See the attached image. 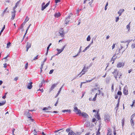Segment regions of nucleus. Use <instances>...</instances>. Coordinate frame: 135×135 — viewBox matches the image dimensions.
I'll use <instances>...</instances> for the list:
<instances>
[{
    "label": "nucleus",
    "mask_w": 135,
    "mask_h": 135,
    "mask_svg": "<svg viewBox=\"0 0 135 135\" xmlns=\"http://www.w3.org/2000/svg\"><path fill=\"white\" fill-rule=\"evenodd\" d=\"M128 46V44L126 43V41H121V44H120V47L119 48V50L123 49V51L122 52H124L125 50L127 48Z\"/></svg>",
    "instance_id": "f257e3e1"
},
{
    "label": "nucleus",
    "mask_w": 135,
    "mask_h": 135,
    "mask_svg": "<svg viewBox=\"0 0 135 135\" xmlns=\"http://www.w3.org/2000/svg\"><path fill=\"white\" fill-rule=\"evenodd\" d=\"M112 73L114 74V76L116 80H117V78H120L121 76L122 75V74L119 73V72L117 71V70H114V71L112 72Z\"/></svg>",
    "instance_id": "f03ea898"
},
{
    "label": "nucleus",
    "mask_w": 135,
    "mask_h": 135,
    "mask_svg": "<svg viewBox=\"0 0 135 135\" xmlns=\"http://www.w3.org/2000/svg\"><path fill=\"white\" fill-rule=\"evenodd\" d=\"M87 71L86 69V67L85 66L83 67L81 72L77 75L75 76L73 78V80H74L76 79L78 77V76H79L81 74V75H80L79 76L80 77H81Z\"/></svg>",
    "instance_id": "7ed1b4c3"
},
{
    "label": "nucleus",
    "mask_w": 135,
    "mask_h": 135,
    "mask_svg": "<svg viewBox=\"0 0 135 135\" xmlns=\"http://www.w3.org/2000/svg\"><path fill=\"white\" fill-rule=\"evenodd\" d=\"M73 15L72 13H70L68 17L66 18V20L65 21V23L64 24L65 26H66L67 24L68 23V22L71 21L70 20L72 19V18H71L72 16Z\"/></svg>",
    "instance_id": "20e7f679"
},
{
    "label": "nucleus",
    "mask_w": 135,
    "mask_h": 135,
    "mask_svg": "<svg viewBox=\"0 0 135 135\" xmlns=\"http://www.w3.org/2000/svg\"><path fill=\"white\" fill-rule=\"evenodd\" d=\"M104 119L106 122H109L110 120V117L108 114H105L104 117Z\"/></svg>",
    "instance_id": "39448f33"
},
{
    "label": "nucleus",
    "mask_w": 135,
    "mask_h": 135,
    "mask_svg": "<svg viewBox=\"0 0 135 135\" xmlns=\"http://www.w3.org/2000/svg\"><path fill=\"white\" fill-rule=\"evenodd\" d=\"M59 33L60 34V35L61 36V37H63L65 34V33L64 32L63 29L62 28H61L60 30Z\"/></svg>",
    "instance_id": "423d86ee"
},
{
    "label": "nucleus",
    "mask_w": 135,
    "mask_h": 135,
    "mask_svg": "<svg viewBox=\"0 0 135 135\" xmlns=\"http://www.w3.org/2000/svg\"><path fill=\"white\" fill-rule=\"evenodd\" d=\"M123 92L124 94L126 95H127L128 94V91L127 87L126 86H125L123 89Z\"/></svg>",
    "instance_id": "0eeeda50"
},
{
    "label": "nucleus",
    "mask_w": 135,
    "mask_h": 135,
    "mask_svg": "<svg viewBox=\"0 0 135 135\" xmlns=\"http://www.w3.org/2000/svg\"><path fill=\"white\" fill-rule=\"evenodd\" d=\"M25 114L26 115L28 118H31V114L30 113H29V110H26L25 112Z\"/></svg>",
    "instance_id": "6e6552de"
},
{
    "label": "nucleus",
    "mask_w": 135,
    "mask_h": 135,
    "mask_svg": "<svg viewBox=\"0 0 135 135\" xmlns=\"http://www.w3.org/2000/svg\"><path fill=\"white\" fill-rule=\"evenodd\" d=\"M57 84H52L51 86V88L49 90V92H51L52 90L57 85Z\"/></svg>",
    "instance_id": "1a4fd4ad"
},
{
    "label": "nucleus",
    "mask_w": 135,
    "mask_h": 135,
    "mask_svg": "<svg viewBox=\"0 0 135 135\" xmlns=\"http://www.w3.org/2000/svg\"><path fill=\"white\" fill-rule=\"evenodd\" d=\"M124 66V64L123 62H119L117 65V67L118 68L123 67Z\"/></svg>",
    "instance_id": "9d476101"
},
{
    "label": "nucleus",
    "mask_w": 135,
    "mask_h": 135,
    "mask_svg": "<svg viewBox=\"0 0 135 135\" xmlns=\"http://www.w3.org/2000/svg\"><path fill=\"white\" fill-rule=\"evenodd\" d=\"M124 9H120L119 11L118 12V13L119 14V16H120L121 15L122 13L124 11Z\"/></svg>",
    "instance_id": "9b49d317"
},
{
    "label": "nucleus",
    "mask_w": 135,
    "mask_h": 135,
    "mask_svg": "<svg viewBox=\"0 0 135 135\" xmlns=\"http://www.w3.org/2000/svg\"><path fill=\"white\" fill-rule=\"evenodd\" d=\"M32 82H30L28 84L27 88L28 89H30L32 88Z\"/></svg>",
    "instance_id": "f8f14e48"
},
{
    "label": "nucleus",
    "mask_w": 135,
    "mask_h": 135,
    "mask_svg": "<svg viewBox=\"0 0 135 135\" xmlns=\"http://www.w3.org/2000/svg\"><path fill=\"white\" fill-rule=\"evenodd\" d=\"M21 0H20L19 1L17 2L16 4V5L15 6L13 7V11H16L15 10V9L17 7V6L20 3L21 1Z\"/></svg>",
    "instance_id": "ddd939ff"
},
{
    "label": "nucleus",
    "mask_w": 135,
    "mask_h": 135,
    "mask_svg": "<svg viewBox=\"0 0 135 135\" xmlns=\"http://www.w3.org/2000/svg\"><path fill=\"white\" fill-rule=\"evenodd\" d=\"M16 11H13L12 12V16L11 19L12 20H13L14 19L15 16V13Z\"/></svg>",
    "instance_id": "4468645a"
},
{
    "label": "nucleus",
    "mask_w": 135,
    "mask_h": 135,
    "mask_svg": "<svg viewBox=\"0 0 135 135\" xmlns=\"http://www.w3.org/2000/svg\"><path fill=\"white\" fill-rule=\"evenodd\" d=\"M80 115H82L85 118H87L88 117V115L86 113L83 112L81 113Z\"/></svg>",
    "instance_id": "2eb2a0df"
},
{
    "label": "nucleus",
    "mask_w": 135,
    "mask_h": 135,
    "mask_svg": "<svg viewBox=\"0 0 135 135\" xmlns=\"http://www.w3.org/2000/svg\"><path fill=\"white\" fill-rule=\"evenodd\" d=\"M51 109V107L49 106L47 107H45L43 108V110H50Z\"/></svg>",
    "instance_id": "dca6fc26"
},
{
    "label": "nucleus",
    "mask_w": 135,
    "mask_h": 135,
    "mask_svg": "<svg viewBox=\"0 0 135 135\" xmlns=\"http://www.w3.org/2000/svg\"><path fill=\"white\" fill-rule=\"evenodd\" d=\"M90 125V124L89 122L86 121L85 124V126L87 127H89Z\"/></svg>",
    "instance_id": "f3484780"
},
{
    "label": "nucleus",
    "mask_w": 135,
    "mask_h": 135,
    "mask_svg": "<svg viewBox=\"0 0 135 135\" xmlns=\"http://www.w3.org/2000/svg\"><path fill=\"white\" fill-rule=\"evenodd\" d=\"M61 15L60 13L58 12V13H55L54 15V16L55 17L58 18Z\"/></svg>",
    "instance_id": "a211bd4d"
},
{
    "label": "nucleus",
    "mask_w": 135,
    "mask_h": 135,
    "mask_svg": "<svg viewBox=\"0 0 135 135\" xmlns=\"http://www.w3.org/2000/svg\"><path fill=\"white\" fill-rule=\"evenodd\" d=\"M62 87H61L60 89H59V91H58V93L56 95L55 97V98H56L59 95V94L60 93V92L61 91V89H62Z\"/></svg>",
    "instance_id": "6ab92c4d"
},
{
    "label": "nucleus",
    "mask_w": 135,
    "mask_h": 135,
    "mask_svg": "<svg viewBox=\"0 0 135 135\" xmlns=\"http://www.w3.org/2000/svg\"><path fill=\"white\" fill-rule=\"evenodd\" d=\"M107 135H112L111 133V131L110 129L108 128V133Z\"/></svg>",
    "instance_id": "aec40b11"
},
{
    "label": "nucleus",
    "mask_w": 135,
    "mask_h": 135,
    "mask_svg": "<svg viewBox=\"0 0 135 135\" xmlns=\"http://www.w3.org/2000/svg\"><path fill=\"white\" fill-rule=\"evenodd\" d=\"M62 111L63 112H64V113H65V112H68L69 113H70L71 112V110L70 109L64 110H62Z\"/></svg>",
    "instance_id": "412c9836"
},
{
    "label": "nucleus",
    "mask_w": 135,
    "mask_h": 135,
    "mask_svg": "<svg viewBox=\"0 0 135 135\" xmlns=\"http://www.w3.org/2000/svg\"><path fill=\"white\" fill-rule=\"evenodd\" d=\"M56 50L58 52L57 54H56V55H57L60 54L61 52L62 51V50L61 49H57Z\"/></svg>",
    "instance_id": "4be33fe9"
},
{
    "label": "nucleus",
    "mask_w": 135,
    "mask_h": 135,
    "mask_svg": "<svg viewBox=\"0 0 135 135\" xmlns=\"http://www.w3.org/2000/svg\"><path fill=\"white\" fill-rule=\"evenodd\" d=\"M100 129V128L99 127V128L96 132V135H100V133L99 132Z\"/></svg>",
    "instance_id": "5701e85b"
},
{
    "label": "nucleus",
    "mask_w": 135,
    "mask_h": 135,
    "mask_svg": "<svg viewBox=\"0 0 135 135\" xmlns=\"http://www.w3.org/2000/svg\"><path fill=\"white\" fill-rule=\"evenodd\" d=\"M31 44L29 42H27V45L26 46V47L28 48H30L31 47Z\"/></svg>",
    "instance_id": "b1692460"
},
{
    "label": "nucleus",
    "mask_w": 135,
    "mask_h": 135,
    "mask_svg": "<svg viewBox=\"0 0 135 135\" xmlns=\"http://www.w3.org/2000/svg\"><path fill=\"white\" fill-rule=\"evenodd\" d=\"M76 112V114H79V115H80L82 113L81 111L79 109H78Z\"/></svg>",
    "instance_id": "393cba45"
},
{
    "label": "nucleus",
    "mask_w": 135,
    "mask_h": 135,
    "mask_svg": "<svg viewBox=\"0 0 135 135\" xmlns=\"http://www.w3.org/2000/svg\"><path fill=\"white\" fill-rule=\"evenodd\" d=\"M6 103V101L5 100H4L2 101L1 102H0V106H2L4 105Z\"/></svg>",
    "instance_id": "a878e982"
},
{
    "label": "nucleus",
    "mask_w": 135,
    "mask_h": 135,
    "mask_svg": "<svg viewBox=\"0 0 135 135\" xmlns=\"http://www.w3.org/2000/svg\"><path fill=\"white\" fill-rule=\"evenodd\" d=\"M90 47V45H89L88 46L85 47V49L83 51V52H85V51L88 49Z\"/></svg>",
    "instance_id": "bb28decb"
},
{
    "label": "nucleus",
    "mask_w": 135,
    "mask_h": 135,
    "mask_svg": "<svg viewBox=\"0 0 135 135\" xmlns=\"http://www.w3.org/2000/svg\"><path fill=\"white\" fill-rule=\"evenodd\" d=\"M110 78L109 77L107 78L106 79V82L108 84L109 83Z\"/></svg>",
    "instance_id": "cd10ccee"
},
{
    "label": "nucleus",
    "mask_w": 135,
    "mask_h": 135,
    "mask_svg": "<svg viewBox=\"0 0 135 135\" xmlns=\"http://www.w3.org/2000/svg\"><path fill=\"white\" fill-rule=\"evenodd\" d=\"M11 43L10 42H9L7 44V48H9L10 46H11Z\"/></svg>",
    "instance_id": "c85d7f7f"
},
{
    "label": "nucleus",
    "mask_w": 135,
    "mask_h": 135,
    "mask_svg": "<svg viewBox=\"0 0 135 135\" xmlns=\"http://www.w3.org/2000/svg\"><path fill=\"white\" fill-rule=\"evenodd\" d=\"M74 111L75 112H77V111L79 109L76 107L74 106Z\"/></svg>",
    "instance_id": "c756f323"
},
{
    "label": "nucleus",
    "mask_w": 135,
    "mask_h": 135,
    "mask_svg": "<svg viewBox=\"0 0 135 135\" xmlns=\"http://www.w3.org/2000/svg\"><path fill=\"white\" fill-rule=\"evenodd\" d=\"M117 94L118 95H119V97H121V95L122 94V92H121V91H118V92H117Z\"/></svg>",
    "instance_id": "7c9ffc66"
},
{
    "label": "nucleus",
    "mask_w": 135,
    "mask_h": 135,
    "mask_svg": "<svg viewBox=\"0 0 135 135\" xmlns=\"http://www.w3.org/2000/svg\"><path fill=\"white\" fill-rule=\"evenodd\" d=\"M93 79H92V80H86V81L85 82H82L81 83H89V82H90Z\"/></svg>",
    "instance_id": "2f4dec72"
},
{
    "label": "nucleus",
    "mask_w": 135,
    "mask_h": 135,
    "mask_svg": "<svg viewBox=\"0 0 135 135\" xmlns=\"http://www.w3.org/2000/svg\"><path fill=\"white\" fill-rule=\"evenodd\" d=\"M29 18H28V17L27 16L24 22H26L29 20Z\"/></svg>",
    "instance_id": "473e14b6"
},
{
    "label": "nucleus",
    "mask_w": 135,
    "mask_h": 135,
    "mask_svg": "<svg viewBox=\"0 0 135 135\" xmlns=\"http://www.w3.org/2000/svg\"><path fill=\"white\" fill-rule=\"evenodd\" d=\"M38 55H37V56H36L32 60V61H34V60H37L38 59Z\"/></svg>",
    "instance_id": "72a5a7b5"
},
{
    "label": "nucleus",
    "mask_w": 135,
    "mask_h": 135,
    "mask_svg": "<svg viewBox=\"0 0 135 135\" xmlns=\"http://www.w3.org/2000/svg\"><path fill=\"white\" fill-rule=\"evenodd\" d=\"M130 23L128 25L126 26V28L128 30V31H129L130 30Z\"/></svg>",
    "instance_id": "f704fd0d"
},
{
    "label": "nucleus",
    "mask_w": 135,
    "mask_h": 135,
    "mask_svg": "<svg viewBox=\"0 0 135 135\" xmlns=\"http://www.w3.org/2000/svg\"><path fill=\"white\" fill-rule=\"evenodd\" d=\"M81 46L80 47V52H79L78 53V54L76 55L77 56H78L79 55L80 53L81 52Z\"/></svg>",
    "instance_id": "c9c22d12"
},
{
    "label": "nucleus",
    "mask_w": 135,
    "mask_h": 135,
    "mask_svg": "<svg viewBox=\"0 0 135 135\" xmlns=\"http://www.w3.org/2000/svg\"><path fill=\"white\" fill-rule=\"evenodd\" d=\"M90 40V35L88 36V37L87 38L86 40L87 41H89Z\"/></svg>",
    "instance_id": "e433bc0d"
},
{
    "label": "nucleus",
    "mask_w": 135,
    "mask_h": 135,
    "mask_svg": "<svg viewBox=\"0 0 135 135\" xmlns=\"http://www.w3.org/2000/svg\"><path fill=\"white\" fill-rule=\"evenodd\" d=\"M124 119H123L122 120V127H123V126L124 125Z\"/></svg>",
    "instance_id": "4c0bfd02"
},
{
    "label": "nucleus",
    "mask_w": 135,
    "mask_h": 135,
    "mask_svg": "<svg viewBox=\"0 0 135 135\" xmlns=\"http://www.w3.org/2000/svg\"><path fill=\"white\" fill-rule=\"evenodd\" d=\"M46 7L45 6H42V8H41V10L42 11L44 10V9H45Z\"/></svg>",
    "instance_id": "58836bf2"
},
{
    "label": "nucleus",
    "mask_w": 135,
    "mask_h": 135,
    "mask_svg": "<svg viewBox=\"0 0 135 135\" xmlns=\"http://www.w3.org/2000/svg\"><path fill=\"white\" fill-rule=\"evenodd\" d=\"M89 1H87V2H88V3L89 4H90V5L92 3L93 1V0H91V1L90 2H89Z\"/></svg>",
    "instance_id": "ea45409f"
},
{
    "label": "nucleus",
    "mask_w": 135,
    "mask_h": 135,
    "mask_svg": "<svg viewBox=\"0 0 135 135\" xmlns=\"http://www.w3.org/2000/svg\"><path fill=\"white\" fill-rule=\"evenodd\" d=\"M5 25H4V26L2 28V29L1 30V32H2L3 31L4 29H5Z\"/></svg>",
    "instance_id": "a19ab883"
},
{
    "label": "nucleus",
    "mask_w": 135,
    "mask_h": 135,
    "mask_svg": "<svg viewBox=\"0 0 135 135\" xmlns=\"http://www.w3.org/2000/svg\"><path fill=\"white\" fill-rule=\"evenodd\" d=\"M8 8L7 7L4 10V11H3V13L2 14V16H3L4 15V13L6 12V11L7 10V9Z\"/></svg>",
    "instance_id": "79ce46f5"
},
{
    "label": "nucleus",
    "mask_w": 135,
    "mask_h": 135,
    "mask_svg": "<svg viewBox=\"0 0 135 135\" xmlns=\"http://www.w3.org/2000/svg\"><path fill=\"white\" fill-rule=\"evenodd\" d=\"M116 45V44H114L112 46V49L113 50L114 48H115V45Z\"/></svg>",
    "instance_id": "37998d69"
},
{
    "label": "nucleus",
    "mask_w": 135,
    "mask_h": 135,
    "mask_svg": "<svg viewBox=\"0 0 135 135\" xmlns=\"http://www.w3.org/2000/svg\"><path fill=\"white\" fill-rule=\"evenodd\" d=\"M119 105V103H118L117 104V106L115 108V109H116V111L118 109V107Z\"/></svg>",
    "instance_id": "c03bdc74"
},
{
    "label": "nucleus",
    "mask_w": 135,
    "mask_h": 135,
    "mask_svg": "<svg viewBox=\"0 0 135 135\" xmlns=\"http://www.w3.org/2000/svg\"><path fill=\"white\" fill-rule=\"evenodd\" d=\"M55 2L56 3H57L60 2V0H55Z\"/></svg>",
    "instance_id": "a18cd8bd"
},
{
    "label": "nucleus",
    "mask_w": 135,
    "mask_h": 135,
    "mask_svg": "<svg viewBox=\"0 0 135 135\" xmlns=\"http://www.w3.org/2000/svg\"><path fill=\"white\" fill-rule=\"evenodd\" d=\"M135 116V113L133 114L131 117V119H133L134 117Z\"/></svg>",
    "instance_id": "49530a36"
},
{
    "label": "nucleus",
    "mask_w": 135,
    "mask_h": 135,
    "mask_svg": "<svg viewBox=\"0 0 135 135\" xmlns=\"http://www.w3.org/2000/svg\"><path fill=\"white\" fill-rule=\"evenodd\" d=\"M28 63H27L26 64H25V69H27V68H28Z\"/></svg>",
    "instance_id": "de8ad7c7"
},
{
    "label": "nucleus",
    "mask_w": 135,
    "mask_h": 135,
    "mask_svg": "<svg viewBox=\"0 0 135 135\" xmlns=\"http://www.w3.org/2000/svg\"><path fill=\"white\" fill-rule=\"evenodd\" d=\"M114 84H113L112 85V89L111 91H112L113 92L114 91Z\"/></svg>",
    "instance_id": "09e8293b"
},
{
    "label": "nucleus",
    "mask_w": 135,
    "mask_h": 135,
    "mask_svg": "<svg viewBox=\"0 0 135 135\" xmlns=\"http://www.w3.org/2000/svg\"><path fill=\"white\" fill-rule=\"evenodd\" d=\"M70 128H68L66 129V131L67 132H68L70 131Z\"/></svg>",
    "instance_id": "8fccbe9b"
},
{
    "label": "nucleus",
    "mask_w": 135,
    "mask_h": 135,
    "mask_svg": "<svg viewBox=\"0 0 135 135\" xmlns=\"http://www.w3.org/2000/svg\"><path fill=\"white\" fill-rule=\"evenodd\" d=\"M97 90V89L96 88H94L91 90V91L92 92L95 91Z\"/></svg>",
    "instance_id": "3c124183"
},
{
    "label": "nucleus",
    "mask_w": 135,
    "mask_h": 135,
    "mask_svg": "<svg viewBox=\"0 0 135 135\" xmlns=\"http://www.w3.org/2000/svg\"><path fill=\"white\" fill-rule=\"evenodd\" d=\"M49 47H50L49 46H48L47 47V52L46 53V55H47V53H48V52L49 49Z\"/></svg>",
    "instance_id": "603ef678"
},
{
    "label": "nucleus",
    "mask_w": 135,
    "mask_h": 135,
    "mask_svg": "<svg viewBox=\"0 0 135 135\" xmlns=\"http://www.w3.org/2000/svg\"><path fill=\"white\" fill-rule=\"evenodd\" d=\"M50 3V1H49L48 3H47L45 5L46 7H47L48 6L49 4Z\"/></svg>",
    "instance_id": "864d4df0"
},
{
    "label": "nucleus",
    "mask_w": 135,
    "mask_h": 135,
    "mask_svg": "<svg viewBox=\"0 0 135 135\" xmlns=\"http://www.w3.org/2000/svg\"><path fill=\"white\" fill-rule=\"evenodd\" d=\"M53 71H54V70L53 69L50 70L49 73V74H52L53 73Z\"/></svg>",
    "instance_id": "5fc2aeb1"
},
{
    "label": "nucleus",
    "mask_w": 135,
    "mask_h": 135,
    "mask_svg": "<svg viewBox=\"0 0 135 135\" xmlns=\"http://www.w3.org/2000/svg\"><path fill=\"white\" fill-rule=\"evenodd\" d=\"M71 132L72 135H76V134L73 132V131L71 130Z\"/></svg>",
    "instance_id": "6e6d98bb"
},
{
    "label": "nucleus",
    "mask_w": 135,
    "mask_h": 135,
    "mask_svg": "<svg viewBox=\"0 0 135 135\" xmlns=\"http://www.w3.org/2000/svg\"><path fill=\"white\" fill-rule=\"evenodd\" d=\"M15 129H13L12 130V134L13 135H15V134H14V132L15 131Z\"/></svg>",
    "instance_id": "4d7b16f0"
},
{
    "label": "nucleus",
    "mask_w": 135,
    "mask_h": 135,
    "mask_svg": "<svg viewBox=\"0 0 135 135\" xmlns=\"http://www.w3.org/2000/svg\"><path fill=\"white\" fill-rule=\"evenodd\" d=\"M119 17H117L116 18V20H115V21L116 22H118L119 20Z\"/></svg>",
    "instance_id": "13d9d810"
},
{
    "label": "nucleus",
    "mask_w": 135,
    "mask_h": 135,
    "mask_svg": "<svg viewBox=\"0 0 135 135\" xmlns=\"http://www.w3.org/2000/svg\"><path fill=\"white\" fill-rule=\"evenodd\" d=\"M130 122H131V124L132 123H134V122L133 120V119H131Z\"/></svg>",
    "instance_id": "bf43d9fd"
},
{
    "label": "nucleus",
    "mask_w": 135,
    "mask_h": 135,
    "mask_svg": "<svg viewBox=\"0 0 135 135\" xmlns=\"http://www.w3.org/2000/svg\"><path fill=\"white\" fill-rule=\"evenodd\" d=\"M132 47L133 48H135V44H133L132 45Z\"/></svg>",
    "instance_id": "052dcab7"
},
{
    "label": "nucleus",
    "mask_w": 135,
    "mask_h": 135,
    "mask_svg": "<svg viewBox=\"0 0 135 135\" xmlns=\"http://www.w3.org/2000/svg\"><path fill=\"white\" fill-rule=\"evenodd\" d=\"M44 65V63H42L41 65V66L40 68L41 69H42L43 68V66Z\"/></svg>",
    "instance_id": "680f3d73"
},
{
    "label": "nucleus",
    "mask_w": 135,
    "mask_h": 135,
    "mask_svg": "<svg viewBox=\"0 0 135 135\" xmlns=\"http://www.w3.org/2000/svg\"><path fill=\"white\" fill-rule=\"evenodd\" d=\"M58 100H59V98L57 99V102H56V103L55 104V105L56 106H57V103H58Z\"/></svg>",
    "instance_id": "e2e57ef3"
},
{
    "label": "nucleus",
    "mask_w": 135,
    "mask_h": 135,
    "mask_svg": "<svg viewBox=\"0 0 135 135\" xmlns=\"http://www.w3.org/2000/svg\"><path fill=\"white\" fill-rule=\"evenodd\" d=\"M45 82V81L44 80H42L41 83V84H44Z\"/></svg>",
    "instance_id": "0e129e2a"
},
{
    "label": "nucleus",
    "mask_w": 135,
    "mask_h": 135,
    "mask_svg": "<svg viewBox=\"0 0 135 135\" xmlns=\"http://www.w3.org/2000/svg\"><path fill=\"white\" fill-rule=\"evenodd\" d=\"M115 95V99H117L118 98V95L117 94L116 95Z\"/></svg>",
    "instance_id": "69168bd1"
},
{
    "label": "nucleus",
    "mask_w": 135,
    "mask_h": 135,
    "mask_svg": "<svg viewBox=\"0 0 135 135\" xmlns=\"http://www.w3.org/2000/svg\"><path fill=\"white\" fill-rule=\"evenodd\" d=\"M6 65H7V64L6 63H5V64H4V66H3V67L4 68H6V67H7Z\"/></svg>",
    "instance_id": "338daca9"
},
{
    "label": "nucleus",
    "mask_w": 135,
    "mask_h": 135,
    "mask_svg": "<svg viewBox=\"0 0 135 135\" xmlns=\"http://www.w3.org/2000/svg\"><path fill=\"white\" fill-rule=\"evenodd\" d=\"M96 120L95 118H93L92 120V122H95L96 121Z\"/></svg>",
    "instance_id": "774afa93"
}]
</instances>
